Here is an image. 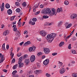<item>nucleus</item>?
Here are the masks:
<instances>
[{
	"label": "nucleus",
	"instance_id": "14",
	"mask_svg": "<svg viewBox=\"0 0 77 77\" xmlns=\"http://www.w3.org/2000/svg\"><path fill=\"white\" fill-rule=\"evenodd\" d=\"M30 42L28 41L24 44V46H27V45H30Z\"/></svg>",
	"mask_w": 77,
	"mask_h": 77
},
{
	"label": "nucleus",
	"instance_id": "27",
	"mask_svg": "<svg viewBox=\"0 0 77 77\" xmlns=\"http://www.w3.org/2000/svg\"><path fill=\"white\" fill-rule=\"evenodd\" d=\"M22 5L24 7H25V6H26V5H27V4L26 2H23L22 3Z\"/></svg>",
	"mask_w": 77,
	"mask_h": 77
},
{
	"label": "nucleus",
	"instance_id": "24",
	"mask_svg": "<svg viewBox=\"0 0 77 77\" xmlns=\"http://www.w3.org/2000/svg\"><path fill=\"white\" fill-rule=\"evenodd\" d=\"M49 17L47 15H44L43 16V18H44V19H46V18H48Z\"/></svg>",
	"mask_w": 77,
	"mask_h": 77
},
{
	"label": "nucleus",
	"instance_id": "23",
	"mask_svg": "<svg viewBox=\"0 0 77 77\" xmlns=\"http://www.w3.org/2000/svg\"><path fill=\"white\" fill-rule=\"evenodd\" d=\"M29 23L32 25H35V22H33L32 21H29Z\"/></svg>",
	"mask_w": 77,
	"mask_h": 77
},
{
	"label": "nucleus",
	"instance_id": "15",
	"mask_svg": "<svg viewBox=\"0 0 77 77\" xmlns=\"http://www.w3.org/2000/svg\"><path fill=\"white\" fill-rule=\"evenodd\" d=\"M2 59L0 60V63H2V62H3L5 60V58L4 57V55H3L1 57Z\"/></svg>",
	"mask_w": 77,
	"mask_h": 77
},
{
	"label": "nucleus",
	"instance_id": "33",
	"mask_svg": "<svg viewBox=\"0 0 77 77\" xmlns=\"http://www.w3.org/2000/svg\"><path fill=\"white\" fill-rule=\"evenodd\" d=\"M17 24H18V26H19V27H21V24H22V23L21 22H19L17 23Z\"/></svg>",
	"mask_w": 77,
	"mask_h": 77
},
{
	"label": "nucleus",
	"instance_id": "35",
	"mask_svg": "<svg viewBox=\"0 0 77 77\" xmlns=\"http://www.w3.org/2000/svg\"><path fill=\"white\" fill-rule=\"evenodd\" d=\"M15 58H13L11 61V63H15Z\"/></svg>",
	"mask_w": 77,
	"mask_h": 77
},
{
	"label": "nucleus",
	"instance_id": "61",
	"mask_svg": "<svg viewBox=\"0 0 77 77\" xmlns=\"http://www.w3.org/2000/svg\"><path fill=\"white\" fill-rule=\"evenodd\" d=\"M62 24V22H60L59 23V26H60V25H61Z\"/></svg>",
	"mask_w": 77,
	"mask_h": 77
},
{
	"label": "nucleus",
	"instance_id": "20",
	"mask_svg": "<svg viewBox=\"0 0 77 77\" xmlns=\"http://www.w3.org/2000/svg\"><path fill=\"white\" fill-rule=\"evenodd\" d=\"M71 26H72V24L69 23L66 26V29H68L69 28L71 27Z\"/></svg>",
	"mask_w": 77,
	"mask_h": 77
},
{
	"label": "nucleus",
	"instance_id": "57",
	"mask_svg": "<svg viewBox=\"0 0 77 77\" xmlns=\"http://www.w3.org/2000/svg\"><path fill=\"white\" fill-rule=\"evenodd\" d=\"M45 57V55H43L42 56V59H44V58Z\"/></svg>",
	"mask_w": 77,
	"mask_h": 77
},
{
	"label": "nucleus",
	"instance_id": "54",
	"mask_svg": "<svg viewBox=\"0 0 77 77\" xmlns=\"http://www.w3.org/2000/svg\"><path fill=\"white\" fill-rule=\"evenodd\" d=\"M40 7L41 8H44V5H40Z\"/></svg>",
	"mask_w": 77,
	"mask_h": 77
},
{
	"label": "nucleus",
	"instance_id": "52",
	"mask_svg": "<svg viewBox=\"0 0 77 77\" xmlns=\"http://www.w3.org/2000/svg\"><path fill=\"white\" fill-rule=\"evenodd\" d=\"M17 21H14V22L12 23V24H13V25H14V24H16V23Z\"/></svg>",
	"mask_w": 77,
	"mask_h": 77
},
{
	"label": "nucleus",
	"instance_id": "50",
	"mask_svg": "<svg viewBox=\"0 0 77 77\" xmlns=\"http://www.w3.org/2000/svg\"><path fill=\"white\" fill-rule=\"evenodd\" d=\"M6 49L7 50H8L9 49V45H7L6 46Z\"/></svg>",
	"mask_w": 77,
	"mask_h": 77
},
{
	"label": "nucleus",
	"instance_id": "46",
	"mask_svg": "<svg viewBox=\"0 0 77 77\" xmlns=\"http://www.w3.org/2000/svg\"><path fill=\"white\" fill-rule=\"evenodd\" d=\"M27 55L25 54L24 55V56L23 57L24 59H26V58H27Z\"/></svg>",
	"mask_w": 77,
	"mask_h": 77
},
{
	"label": "nucleus",
	"instance_id": "59",
	"mask_svg": "<svg viewBox=\"0 0 77 77\" xmlns=\"http://www.w3.org/2000/svg\"><path fill=\"white\" fill-rule=\"evenodd\" d=\"M17 26L16 25H13V26H12V27L13 28H16V27Z\"/></svg>",
	"mask_w": 77,
	"mask_h": 77
},
{
	"label": "nucleus",
	"instance_id": "10",
	"mask_svg": "<svg viewBox=\"0 0 77 77\" xmlns=\"http://www.w3.org/2000/svg\"><path fill=\"white\" fill-rule=\"evenodd\" d=\"M77 17V14H73L71 15V16H70V18L71 19H74V18H75Z\"/></svg>",
	"mask_w": 77,
	"mask_h": 77
},
{
	"label": "nucleus",
	"instance_id": "49",
	"mask_svg": "<svg viewBox=\"0 0 77 77\" xmlns=\"http://www.w3.org/2000/svg\"><path fill=\"white\" fill-rule=\"evenodd\" d=\"M4 11V7H1V11Z\"/></svg>",
	"mask_w": 77,
	"mask_h": 77
},
{
	"label": "nucleus",
	"instance_id": "17",
	"mask_svg": "<svg viewBox=\"0 0 77 77\" xmlns=\"http://www.w3.org/2000/svg\"><path fill=\"white\" fill-rule=\"evenodd\" d=\"M63 11V10H62V8H58L57 9V12H62Z\"/></svg>",
	"mask_w": 77,
	"mask_h": 77
},
{
	"label": "nucleus",
	"instance_id": "53",
	"mask_svg": "<svg viewBox=\"0 0 77 77\" xmlns=\"http://www.w3.org/2000/svg\"><path fill=\"white\" fill-rule=\"evenodd\" d=\"M59 63L60 65V66H62V65H63V63H62V62H60V61L59 62Z\"/></svg>",
	"mask_w": 77,
	"mask_h": 77
},
{
	"label": "nucleus",
	"instance_id": "6",
	"mask_svg": "<svg viewBox=\"0 0 77 77\" xmlns=\"http://www.w3.org/2000/svg\"><path fill=\"white\" fill-rule=\"evenodd\" d=\"M35 60V56L34 55H32L30 57V60L31 62H33Z\"/></svg>",
	"mask_w": 77,
	"mask_h": 77
},
{
	"label": "nucleus",
	"instance_id": "32",
	"mask_svg": "<svg viewBox=\"0 0 77 77\" xmlns=\"http://www.w3.org/2000/svg\"><path fill=\"white\" fill-rule=\"evenodd\" d=\"M37 56H42V53L41 52H39L37 54Z\"/></svg>",
	"mask_w": 77,
	"mask_h": 77
},
{
	"label": "nucleus",
	"instance_id": "51",
	"mask_svg": "<svg viewBox=\"0 0 77 77\" xmlns=\"http://www.w3.org/2000/svg\"><path fill=\"white\" fill-rule=\"evenodd\" d=\"M46 76H48V77H50V75L48 74V73H47L46 74Z\"/></svg>",
	"mask_w": 77,
	"mask_h": 77
},
{
	"label": "nucleus",
	"instance_id": "45",
	"mask_svg": "<svg viewBox=\"0 0 77 77\" xmlns=\"http://www.w3.org/2000/svg\"><path fill=\"white\" fill-rule=\"evenodd\" d=\"M37 41H41V38H37Z\"/></svg>",
	"mask_w": 77,
	"mask_h": 77
},
{
	"label": "nucleus",
	"instance_id": "64",
	"mask_svg": "<svg viewBox=\"0 0 77 77\" xmlns=\"http://www.w3.org/2000/svg\"><path fill=\"white\" fill-rule=\"evenodd\" d=\"M29 77H34V75H31L29 76Z\"/></svg>",
	"mask_w": 77,
	"mask_h": 77
},
{
	"label": "nucleus",
	"instance_id": "12",
	"mask_svg": "<svg viewBox=\"0 0 77 77\" xmlns=\"http://www.w3.org/2000/svg\"><path fill=\"white\" fill-rule=\"evenodd\" d=\"M30 62V60L29 59H26L25 60L24 62L26 64V65H28L29 63V62Z\"/></svg>",
	"mask_w": 77,
	"mask_h": 77
},
{
	"label": "nucleus",
	"instance_id": "30",
	"mask_svg": "<svg viewBox=\"0 0 77 77\" xmlns=\"http://www.w3.org/2000/svg\"><path fill=\"white\" fill-rule=\"evenodd\" d=\"M15 16H14L12 17L11 19V21H13V20H14L15 19Z\"/></svg>",
	"mask_w": 77,
	"mask_h": 77
},
{
	"label": "nucleus",
	"instance_id": "28",
	"mask_svg": "<svg viewBox=\"0 0 77 77\" xmlns=\"http://www.w3.org/2000/svg\"><path fill=\"white\" fill-rule=\"evenodd\" d=\"M29 52H31V51H33L32 47H31L29 48Z\"/></svg>",
	"mask_w": 77,
	"mask_h": 77
},
{
	"label": "nucleus",
	"instance_id": "5",
	"mask_svg": "<svg viewBox=\"0 0 77 77\" xmlns=\"http://www.w3.org/2000/svg\"><path fill=\"white\" fill-rule=\"evenodd\" d=\"M44 52L45 54H49V53H50V49L48 48H44Z\"/></svg>",
	"mask_w": 77,
	"mask_h": 77
},
{
	"label": "nucleus",
	"instance_id": "22",
	"mask_svg": "<svg viewBox=\"0 0 77 77\" xmlns=\"http://www.w3.org/2000/svg\"><path fill=\"white\" fill-rule=\"evenodd\" d=\"M17 73V70L14 71L12 73V75H16Z\"/></svg>",
	"mask_w": 77,
	"mask_h": 77
},
{
	"label": "nucleus",
	"instance_id": "11",
	"mask_svg": "<svg viewBox=\"0 0 77 77\" xmlns=\"http://www.w3.org/2000/svg\"><path fill=\"white\" fill-rule=\"evenodd\" d=\"M9 33L8 30H6L3 33V35L4 36H6L8 35Z\"/></svg>",
	"mask_w": 77,
	"mask_h": 77
},
{
	"label": "nucleus",
	"instance_id": "58",
	"mask_svg": "<svg viewBox=\"0 0 77 77\" xmlns=\"http://www.w3.org/2000/svg\"><path fill=\"white\" fill-rule=\"evenodd\" d=\"M37 71H38V73H41L42 72V70H37Z\"/></svg>",
	"mask_w": 77,
	"mask_h": 77
},
{
	"label": "nucleus",
	"instance_id": "1",
	"mask_svg": "<svg viewBox=\"0 0 77 77\" xmlns=\"http://www.w3.org/2000/svg\"><path fill=\"white\" fill-rule=\"evenodd\" d=\"M56 36V33H52L48 35L46 38L48 42H51L54 40Z\"/></svg>",
	"mask_w": 77,
	"mask_h": 77
},
{
	"label": "nucleus",
	"instance_id": "36",
	"mask_svg": "<svg viewBox=\"0 0 77 77\" xmlns=\"http://www.w3.org/2000/svg\"><path fill=\"white\" fill-rule=\"evenodd\" d=\"M16 11L17 12H20V9L19 8H17Z\"/></svg>",
	"mask_w": 77,
	"mask_h": 77
},
{
	"label": "nucleus",
	"instance_id": "3",
	"mask_svg": "<svg viewBox=\"0 0 77 77\" xmlns=\"http://www.w3.org/2000/svg\"><path fill=\"white\" fill-rule=\"evenodd\" d=\"M23 57H21L19 59V61H18V64H19L18 66L19 68H21L24 66V64L22 63V61L23 60Z\"/></svg>",
	"mask_w": 77,
	"mask_h": 77
},
{
	"label": "nucleus",
	"instance_id": "40",
	"mask_svg": "<svg viewBox=\"0 0 77 77\" xmlns=\"http://www.w3.org/2000/svg\"><path fill=\"white\" fill-rule=\"evenodd\" d=\"M57 54V53H54L52 54V56H56Z\"/></svg>",
	"mask_w": 77,
	"mask_h": 77
},
{
	"label": "nucleus",
	"instance_id": "55",
	"mask_svg": "<svg viewBox=\"0 0 77 77\" xmlns=\"http://www.w3.org/2000/svg\"><path fill=\"white\" fill-rule=\"evenodd\" d=\"M24 44V42H21L20 43V45H22L23 44Z\"/></svg>",
	"mask_w": 77,
	"mask_h": 77
},
{
	"label": "nucleus",
	"instance_id": "48",
	"mask_svg": "<svg viewBox=\"0 0 77 77\" xmlns=\"http://www.w3.org/2000/svg\"><path fill=\"white\" fill-rule=\"evenodd\" d=\"M71 44H70L68 47V48L69 49H71Z\"/></svg>",
	"mask_w": 77,
	"mask_h": 77
},
{
	"label": "nucleus",
	"instance_id": "13",
	"mask_svg": "<svg viewBox=\"0 0 77 77\" xmlns=\"http://www.w3.org/2000/svg\"><path fill=\"white\" fill-rule=\"evenodd\" d=\"M7 13L8 15H11L12 13V11L11 9H9L8 10Z\"/></svg>",
	"mask_w": 77,
	"mask_h": 77
},
{
	"label": "nucleus",
	"instance_id": "63",
	"mask_svg": "<svg viewBox=\"0 0 77 77\" xmlns=\"http://www.w3.org/2000/svg\"><path fill=\"white\" fill-rule=\"evenodd\" d=\"M45 25H46V26H49L48 23H46V24H45Z\"/></svg>",
	"mask_w": 77,
	"mask_h": 77
},
{
	"label": "nucleus",
	"instance_id": "4",
	"mask_svg": "<svg viewBox=\"0 0 77 77\" xmlns=\"http://www.w3.org/2000/svg\"><path fill=\"white\" fill-rule=\"evenodd\" d=\"M40 34L43 36H45L47 35V33L45 30H42L40 31Z\"/></svg>",
	"mask_w": 77,
	"mask_h": 77
},
{
	"label": "nucleus",
	"instance_id": "19",
	"mask_svg": "<svg viewBox=\"0 0 77 77\" xmlns=\"http://www.w3.org/2000/svg\"><path fill=\"white\" fill-rule=\"evenodd\" d=\"M5 8L7 9H9L10 8V5L8 4H6L5 5Z\"/></svg>",
	"mask_w": 77,
	"mask_h": 77
},
{
	"label": "nucleus",
	"instance_id": "42",
	"mask_svg": "<svg viewBox=\"0 0 77 77\" xmlns=\"http://www.w3.org/2000/svg\"><path fill=\"white\" fill-rule=\"evenodd\" d=\"M77 73H74L72 74V76L73 77H74L75 76H77Z\"/></svg>",
	"mask_w": 77,
	"mask_h": 77
},
{
	"label": "nucleus",
	"instance_id": "37",
	"mask_svg": "<svg viewBox=\"0 0 77 77\" xmlns=\"http://www.w3.org/2000/svg\"><path fill=\"white\" fill-rule=\"evenodd\" d=\"M13 77H19V76H18V74H16L14 75H12Z\"/></svg>",
	"mask_w": 77,
	"mask_h": 77
},
{
	"label": "nucleus",
	"instance_id": "8",
	"mask_svg": "<svg viewBox=\"0 0 77 77\" xmlns=\"http://www.w3.org/2000/svg\"><path fill=\"white\" fill-rule=\"evenodd\" d=\"M51 14L52 15H56L57 14V12H56V10L54 8H53L52 10Z\"/></svg>",
	"mask_w": 77,
	"mask_h": 77
},
{
	"label": "nucleus",
	"instance_id": "7",
	"mask_svg": "<svg viewBox=\"0 0 77 77\" xmlns=\"http://www.w3.org/2000/svg\"><path fill=\"white\" fill-rule=\"evenodd\" d=\"M49 63V59H46L43 61V64L44 65H47Z\"/></svg>",
	"mask_w": 77,
	"mask_h": 77
},
{
	"label": "nucleus",
	"instance_id": "43",
	"mask_svg": "<svg viewBox=\"0 0 77 77\" xmlns=\"http://www.w3.org/2000/svg\"><path fill=\"white\" fill-rule=\"evenodd\" d=\"M36 65H37V67H38V68H40V67L41 66H40V64H39V63H36Z\"/></svg>",
	"mask_w": 77,
	"mask_h": 77
},
{
	"label": "nucleus",
	"instance_id": "38",
	"mask_svg": "<svg viewBox=\"0 0 77 77\" xmlns=\"http://www.w3.org/2000/svg\"><path fill=\"white\" fill-rule=\"evenodd\" d=\"M17 56L18 57H20V56H21V53H19L17 55Z\"/></svg>",
	"mask_w": 77,
	"mask_h": 77
},
{
	"label": "nucleus",
	"instance_id": "26",
	"mask_svg": "<svg viewBox=\"0 0 77 77\" xmlns=\"http://www.w3.org/2000/svg\"><path fill=\"white\" fill-rule=\"evenodd\" d=\"M64 4L66 5H68L69 4V2L67 1H65L64 2Z\"/></svg>",
	"mask_w": 77,
	"mask_h": 77
},
{
	"label": "nucleus",
	"instance_id": "56",
	"mask_svg": "<svg viewBox=\"0 0 77 77\" xmlns=\"http://www.w3.org/2000/svg\"><path fill=\"white\" fill-rule=\"evenodd\" d=\"M1 7H5V4H4V2L2 3Z\"/></svg>",
	"mask_w": 77,
	"mask_h": 77
},
{
	"label": "nucleus",
	"instance_id": "47",
	"mask_svg": "<svg viewBox=\"0 0 77 77\" xmlns=\"http://www.w3.org/2000/svg\"><path fill=\"white\" fill-rule=\"evenodd\" d=\"M13 30L14 32H16L17 30V28H13Z\"/></svg>",
	"mask_w": 77,
	"mask_h": 77
},
{
	"label": "nucleus",
	"instance_id": "34",
	"mask_svg": "<svg viewBox=\"0 0 77 77\" xmlns=\"http://www.w3.org/2000/svg\"><path fill=\"white\" fill-rule=\"evenodd\" d=\"M31 74H32V71H29L27 72V75H30Z\"/></svg>",
	"mask_w": 77,
	"mask_h": 77
},
{
	"label": "nucleus",
	"instance_id": "16",
	"mask_svg": "<svg viewBox=\"0 0 77 77\" xmlns=\"http://www.w3.org/2000/svg\"><path fill=\"white\" fill-rule=\"evenodd\" d=\"M64 42H61L59 44V47H62L64 45Z\"/></svg>",
	"mask_w": 77,
	"mask_h": 77
},
{
	"label": "nucleus",
	"instance_id": "18",
	"mask_svg": "<svg viewBox=\"0 0 77 77\" xmlns=\"http://www.w3.org/2000/svg\"><path fill=\"white\" fill-rule=\"evenodd\" d=\"M18 67V64H15V65H14L13 67V69H16L17 67Z\"/></svg>",
	"mask_w": 77,
	"mask_h": 77
},
{
	"label": "nucleus",
	"instance_id": "2",
	"mask_svg": "<svg viewBox=\"0 0 77 77\" xmlns=\"http://www.w3.org/2000/svg\"><path fill=\"white\" fill-rule=\"evenodd\" d=\"M42 13L44 14H50L51 11L50 10V9L49 8L46 9L45 8L44 9L42 10Z\"/></svg>",
	"mask_w": 77,
	"mask_h": 77
},
{
	"label": "nucleus",
	"instance_id": "29",
	"mask_svg": "<svg viewBox=\"0 0 77 77\" xmlns=\"http://www.w3.org/2000/svg\"><path fill=\"white\" fill-rule=\"evenodd\" d=\"M15 5L17 6H19L20 5V3L18 2H16Z\"/></svg>",
	"mask_w": 77,
	"mask_h": 77
},
{
	"label": "nucleus",
	"instance_id": "41",
	"mask_svg": "<svg viewBox=\"0 0 77 77\" xmlns=\"http://www.w3.org/2000/svg\"><path fill=\"white\" fill-rule=\"evenodd\" d=\"M39 13H40V11H38L36 12L35 13V15H38V14H39Z\"/></svg>",
	"mask_w": 77,
	"mask_h": 77
},
{
	"label": "nucleus",
	"instance_id": "21",
	"mask_svg": "<svg viewBox=\"0 0 77 77\" xmlns=\"http://www.w3.org/2000/svg\"><path fill=\"white\" fill-rule=\"evenodd\" d=\"M2 49L3 50H5L6 49H5V43H4L2 46Z\"/></svg>",
	"mask_w": 77,
	"mask_h": 77
},
{
	"label": "nucleus",
	"instance_id": "44",
	"mask_svg": "<svg viewBox=\"0 0 77 77\" xmlns=\"http://www.w3.org/2000/svg\"><path fill=\"white\" fill-rule=\"evenodd\" d=\"M2 71H3V72H8V70L5 69H3L2 70Z\"/></svg>",
	"mask_w": 77,
	"mask_h": 77
},
{
	"label": "nucleus",
	"instance_id": "39",
	"mask_svg": "<svg viewBox=\"0 0 77 77\" xmlns=\"http://www.w3.org/2000/svg\"><path fill=\"white\" fill-rule=\"evenodd\" d=\"M32 51H34L36 49V47L35 46H33L32 47Z\"/></svg>",
	"mask_w": 77,
	"mask_h": 77
},
{
	"label": "nucleus",
	"instance_id": "60",
	"mask_svg": "<svg viewBox=\"0 0 77 77\" xmlns=\"http://www.w3.org/2000/svg\"><path fill=\"white\" fill-rule=\"evenodd\" d=\"M16 33V34H17V35H18V34H20V32H19V31H17Z\"/></svg>",
	"mask_w": 77,
	"mask_h": 77
},
{
	"label": "nucleus",
	"instance_id": "62",
	"mask_svg": "<svg viewBox=\"0 0 77 77\" xmlns=\"http://www.w3.org/2000/svg\"><path fill=\"white\" fill-rule=\"evenodd\" d=\"M49 26H51V25H52V23H48Z\"/></svg>",
	"mask_w": 77,
	"mask_h": 77
},
{
	"label": "nucleus",
	"instance_id": "25",
	"mask_svg": "<svg viewBox=\"0 0 77 77\" xmlns=\"http://www.w3.org/2000/svg\"><path fill=\"white\" fill-rule=\"evenodd\" d=\"M32 20L33 21V22H35L36 21H37V19L35 18H33L32 19Z\"/></svg>",
	"mask_w": 77,
	"mask_h": 77
},
{
	"label": "nucleus",
	"instance_id": "31",
	"mask_svg": "<svg viewBox=\"0 0 77 77\" xmlns=\"http://www.w3.org/2000/svg\"><path fill=\"white\" fill-rule=\"evenodd\" d=\"M71 53H72V54H75L76 53V52L74 50H72L71 51Z\"/></svg>",
	"mask_w": 77,
	"mask_h": 77
},
{
	"label": "nucleus",
	"instance_id": "9",
	"mask_svg": "<svg viewBox=\"0 0 77 77\" xmlns=\"http://www.w3.org/2000/svg\"><path fill=\"white\" fill-rule=\"evenodd\" d=\"M66 70V69H65V68H63L61 69H60V74H63L64 72H65Z\"/></svg>",
	"mask_w": 77,
	"mask_h": 77
}]
</instances>
